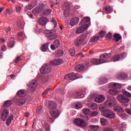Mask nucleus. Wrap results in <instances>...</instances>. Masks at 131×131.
Listing matches in <instances>:
<instances>
[{
  "instance_id": "nucleus-1",
  "label": "nucleus",
  "mask_w": 131,
  "mask_h": 131,
  "mask_svg": "<svg viewBox=\"0 0 131 131\" xmlns=\"http://www.w3.org/2000/svg\"><path fill=\"white\" fill-rule=\"evenodd\" d=\"M111 57V54H103L100 56V59L92 58L91 59L90 62L94 65H100V64H102V63H106L107 60L106 59H109Z\"/></svg>"
},
{
  "instance_id": "nucleus-2",
  "label": "nucleus",
  "mask_w": 131,
  "mask_h": 131,
  "mask_svg": "<svg viewBox=\"0 0 131 131\" xmlns=\"http://www.w3.org/2000/svg\"><path fill=\"white\" fill-rule=\"evenodd\" d=\"M91 21V18L89 17L83 18L80 21V24L81 25L76 30V33L78 34L82 33L83 31H85L89 28V25L85 24L88 22Z\"/></svg>"
},
{
  "instance_id": "nucleus-3",
  "label": "nucleus",
  "mask_w": 131,
  "mask_h": 131,
  "mask_svg": "<svg viewBox=\"0 0 131 131\" xmlns=\"http://www.w3.org/2000/svg\"><path fill=\"white\" fill-rule=\"evenodd\" d=\"M102 116L106 118H109L110 119H113L115 118L116 115L114 112L110 110H107L103 111L102 112Z\"/></svg>"
},
{
  "instance_id": "nucleus-4",
  "label": "nucleus",
  "mask_w": 131,
  "mask_h": 131,
  "mask_svg": "<svg viewBox=\"0 0 131 131\" xmlns=\"http://www.w3.org/2000/svg\"><path fill=\"white\" fill-rule=\"evenodd\" d=\"M52 71V66L50 64H46L42 66L40 70V72L42 73V74H48V73H50Z\"/></svg>"
},
{
  "instance_id": "nucleus-5",
  "label": "nucleus",
  "mask_w": 131,
  "mask_h": 131,
  "mask_svg": "<svg viewBox=\"0 0 131 131\" xmlns=\"http://www.w3.org/2000/svg\"><path fill=\"white\" fill-rule=\"evenodd\" d=\"M117 99L119 102L122 103L124 106H127L128 105V102H129V99L128 98L126 97V96H123L122 94H119L117 96Z\"/></svg>"
},
{
  "instance_id": "nucleus-6",
  "label": "nucleus",
  "mask_w": 131,
  "mask_h": 131,
  "mask_svg": "<svg viewBox=\"0 0 131 131\" xmlns=\"http://www.w3.org/2000/svg\"><path fill=\"white\" fill-rule=\"evenodd\" d=\"M38 83V81H37V80L33 79L28 83L27 86L29 88L31 92H34V91H35V90H36L37 88Z\"/></svg>"
},
{
  "instance_id": "nucleus-7",
  "label": "nucleus",
  "mask_w": 131,
  "mask_h": 131,
  "mask_svg": "<svg viewBox=\"0 0 131 131\" xmlns=\"http://www.w3.org/2000/svg\"><path fill=\"white\" fill-rule=\"evenodd\" d=\"M87 35L86 34L81 35L79 38L76 39L75 42L76 47H79L84 41V40L86 38Z\"/></svg>"
},
{
  "instance_id": "nucleus-8",
  "label": "nucleus",
  "mask_w": 131,
  "mask_h": 131,
  "mask_svg": "<svg viewBox=\"0 0 131 131\" xmlns=\"http://www.w3.org/2000/svg\"><path fill=\"white\" fill-rule=\"evenodd\" d=\"M77 78V74L74 73H71L64 76V79L68 80L69 81H72V80H75Z\"/></svg>"
},
{
  "instance_id": "nucleus-9",
  "label": "nucleus",
  "mask_w": 131,
  "mask_h": 131,
  "mask_svg": "<svg viewBox=\"0 0 131 131\" xmlns=\"http://www.w3.org/2000/svg\"><path fill=\"white\" fill-rule=\"evenodd\" d=\"M74 122L76 125L78 126H86V124L83 120L80 118H76L74 120Z\"/></svg>"
},
{
  "instance_id": "nucleus-10",
  "label": "nucleus",
  "mask_w": 131,
  "mask_h": 131,
  "mask_svg": "<svg viewBox=\"0 0 131 131\" xmlns=\"http://www.w3.org/2000/svg\"><path fill=\"white\" fill-rule=\"evenodd\" d=\"M62 9L65 15H69V12H70V5L68 3L66 2L63 4Z\"/></svg>"
},
{
  "instance_id": "nucleus-11",
  "label": "nucleus",
  "mask_w": 131,
  "mask_h": 131,
  "mask_svg": "<svg viewBox=\"0 0 131 131\" xmlns=\"http://www.w3.org/2000/svg\"><path fill=\"white\" fill-rule=\"evenodd\" d=\"M15 103L18 106H23L26 103V100L24 97H18L15 100Z\"/></svg>"
},
{
  "instance_id": "nucleus-12",
  "label": "nucleus",
  "mask_w": 131,
  "mask_h": 131,
  "mask_svg": "<svg viewBox=\"0 0 131 131\" xmlns=\"http://www.w3.org/2000/svg\"><path fill=\"white\" fill-rule=\"evenodd\" d=\"M46 9H48V4L46 3L40 4L36 8V12L40 13V12H42V11L46 10Z\"/></svg>"
},
{
  "instance_id": "nucleus-13",
  "label": "nucleus",
  "mask_w": 131,
  "mask_h": 131,
  "mask_svg": "<svg viewBox=\"0 0 131 131\" xmlns=\"http://www.w3.org/2000/svg\"><path fill=\"white\" fill-rule=\"evenodd\" d=\"M46 37L49 39V40H53L58 38V36L56 34H54L53 31H51L48 33L46 34Z\"/></svg>"
},
{
  "instance_id": "nucleus-14",
  "label": "nucleus",
  "mask_w": 131,
  "mask_h": 131,
  "mask_svg": "<svg viewBox=\"0 0 131 131\" xmlns=\"http://www.w3.org/2000/svg\"><path fill=\"white\" fill-rule=\"evenodd\" d=\"M63 59L59 58L58 59H54L53 60H51L49 62L50 66H57V65H60V64H63Z\"/></svg>"
},
{
  "instance_id": "nucleus-15",
  "label": "nucleus",
  "mask_w": 131,
  "mask_h": 131,
  "mask_svg": "<svg viewBox=\"0 0 131 131\" xmlns=\"http://www.w3.org/2000/svg\"><path fill=\"white\" fill-rule=\"evenodd\" d=\"M9 110L4 109L2 111V117L1 119L3 121H6V119H7V117L9 116Z\"/></svg>"
},
{
  "instance_id": "nucleus-16",
  "label": "nucleus",
  "mask_w": 131,
  "mask_h": 131,
  "mask_svg": "<svg viewBox=\"0 0 131 131\" xmlns=\"http://www.w3.org/2000/svg\"><path fill=\"white\" fill-rule=\"evenodd\" d=\"M38 23L42 26H46V24L49 22V18L46 17H42L40 18L38 20Z\"/></svg>"
},
{
  "instance_id": "nucleus-17",
  "label": "nucleus",
  "mask_w": 131,
  "mask_h": 131,
  "mask_svg": "<svg viewBox=\"0 0 131 131\" xmlns=\"http://www.w3.org/2000/svg\"><path fill=\"white\" fill-rule=\"evenodd\" d=\"M78 22H79V17H73L70 20V25H71V26H74L75 25H77V24H78Z\"/></svg>"
},
{
  "instance_id": "nucleus-18",
  "label": "nucleus",
  "mask_w": 131,
  "mask_h": 131,
  "mask_svg": "<svg viewBox=\"0 0 131 131\" xmlns=\"http://www.w3.org/2000/svg\"><path fill=\"white\" fill-rule=\"evenodd\" d=\"M50 114L53 118H57V117L60 115L59 110H51L50 111Z\"/></svg>"
},
{
  "instance_id": "nucleus-19",
  "label": "nucleus",
  "mask_w": 131,
  "mask_h": 131,
  "mask_svg": "<svg viewBox=\"0 0 131 131\" xmlns=\"http://www.w3.org/2000/svg\"><path fill=\"white\" fill-rule=\"evenodd\" d=\"M95 101L96 103H103L105 101V97L103 95H98L95 98Z\"/></svg>"
},
{
  "instance_id": "nucleus-20",
  "label": "nucleus",
  "mask_w": 131,
  "mask_h": 131,
  "mask_svg": "<svg viewBox=\"0 0 131 131\" xmlns=\"http://www.w3.org/2000/svg\"><path fill=\"white\" fill-rule=\"evenodd\" d=\"M126 77H127V75L125 73L117 74L116 76V78L118 79H125Z\"/></svg>"
},
{
  "instance_id": "nucleus-21",
  "label": "nucleus",
  "mask_w": 131,
  "mask_h": 131,
  "mask_svg": "<svg viewBox=\"0 0 131 131\" xmlns=\"http://www.w3.org/2000/svg\"><path fill=\"white\" fill-rule=\"evenodd\" d=\"M114 88L111 89L108 91V94H110L111 95H113L114 96H116V95H118L119 93V91L117 90L115 88L113 87Z\"/></svg>"
},
{
  "instance_id": "nucleus-22",
  "label": "nucleus",
  "mask_w": 131,
  "mask_h": 131,
  "mask_svg": "<svg viewBox=\"0 0 131 131\" xmlns=\"http://www.w3.org/2000/svg\"><path fill=\"white\" fill-rule=\"evenodd\" d=\"M57 107V104L54 101H49L47 105V108L49 109H55Z\"/></svg>"
},
{
  "instance_id": "nucleus-23",
  "label": "nucleus",
  "mask_w": 131,
  "mask_h": 131,
  "mask_svg": "<svg viewBox=\"0 0 131 131\" xmlns=\"http://www.w3.org/2000/svg\"><path fill=\"white\" fill-rule=\"evenodd\" d=\"M14 46H15V41H14V37H11L9 39L8 47H9V48H13Z\"/></svg>"
},
{
  "instance_id": "nucleus-24",
  "label": "nucleus",
  "mask_w": 131,
  "mask_h": 131,
  "mask_svg": "<svg viewBox=\"0 0 131 131\" xmlns=\"http://www.w3.org/2000/svg\"><path fill=\"white\" fill-rule=\"evenodd\" d=\"M113 109L116 112H118V113H122L124 111L123 108L119 105H115L114 106Z\"/></svg>"
},
{
  "instance_id": "nucleus-25",
  "label": "nucleus",
  "mask_w": 131,
  "mask_h": 131,
  "mask_svg": "<svg viewBox=\"0 0 131 131\" xmlns=\"http://www.w3.org/2000/svg\"><path fill=\"white\" fill-rule=\"evenodd\" d=\"M49 45H50V42H47L42 45L41 47V50L42 52H47V51H48L49 49Z\"/></svg>"
},
{
  "instance_id": "nucleus-26",
  "label": "nucleus",
  "mask_w": 131,
  "mask_h": 131,
  "mask_svg": "<svg viewBox=\"0 0 131 131\" xmlns=\"http://www.w3.org/2000/svg\"><path fill=\"white\" fill-rule=\"evenodd\" d=\"M13 120H14V116L13 115L9 116L7 118V119L6 121V125L9 126L10 125V124H11V123L12 122V121Z\"/></svg>"
},
{
  "instance_id": "nucleus-27",
  "label": "nucleus",
  "mask_w": 131,
  "mask_h": 131,
  "mask_svg": "<svg viewBox=\"0 0 131 131\" xmlns=\"http://www.w3.org/2000/svg\"><path fill=\"white\" fill-rule=\"evenodd\" d=\"M83 69H84V66L83 64H78L75 67V70L79 72L82 71Z\"/></svg>"
},
{
  "instance_id": "nucleus-28",
  "label": "nucleus",
  "mask_w": 131,
  "mask_h": 131,
  "mask_svg": "<svg viewBox=\"0 0 131 131\" xmlns=\"http://www.w3.org/2000/svg\"><path fill=\"white\" fill-rule=\"evenodd\" d=\"M42 124L46 131H50V125L48 124L47 121H43L42 122Z\"/></svg>"
},
{
  "instance_id": "nucleus-29",
  "label": "nucleus",
  "mask_w": 131,
  "mask_h": 131,
  "mask_svg": "<svg viewBox=\"0 0 131 131\" xmlns=\"http://www.w3.org/2000/svg\"><path fill=\"white\" fill-rule=\"evenodd\" d=\"M108 82V79L105 77H102L100 79L99 84H105Z\"/></svg>"
},
{
  "instance_id": "nucleus-30",
  "label": "nucleus",
  "mask_w": 131,
  "mask_h": 131,
  "mask_svg": "<svg viewBox=\"0 0 131 131\" xmlns=\"http://www.w3.org/2000/svg\"><path fill=\"white\" fill-rule=\"evenodd\" d=\"M52 13V10L50 9H45L43 11L42 13V16H48Z\"/></svg>"
},
{
  "instance_id": "nucleus-31",
  "label": "nucleus",
  "mask_w": 131,
  "mask_h": 131,
  "mask_svg": "<svg viewBox=\"0 0 131 131\" xmlns=\"http://www.w3.org/2000/svg\"><path fill=\"white\" fill-rule=\"evenodd\" d=\"M12 105V101L11 100H7L4 102V108H8V107H11Z\"/></svg>"
},
{
  "instance_id": "nucleus-32",
  "label": "nucleus",
  "mask_w": 131,
  "mask_h": 131,
  "mask_svg": "<svg viewBox=\"0 0 131 131\" xmlns=\"http://www.w3.org/2000/svg\"><path fill=\"white\" fill-rule=\"evenodd\" d=\"M111 86L115 88V89H121L122 85L118 83H112L111 84Z\"/></svg>"
},
{
  "instance_id": "nucleus-33",
  "label": "nucleus",
  "mask_w": 131,
  "mask_h": 131,
  "mask_svg": "<svg viewBox=\"0 0 131 131\" xmlns=\"http://www.w3.org/2000/svg\"><path fill=\"white\" fill-rule=\"evenodd\" d=\"M25 94V91H24V90H19L17 93V95L19 97V98H23V97H24Z\"/></svg>"
},
{
  "instance_id": "nucleus-34",
  "label": "nucleus",
  "mask_w": 131,
  "mask_h": 131,
  "mask_svg": "<svg viewBox=\"0 0 131 131\" xmlns=\"http://www.w3.org/2000/svg\"><path fill=\"white\" fill-rule=\"evenodd\" d=\"M104 12H105V13L106 14H110V13H112V12L113 11V10L112 9V8L109 6L105 7L104 9Z\"/></svg>"
},
{
  "instance_id": "nucleus-35",
  "label": "nucleus",
  "mask_w": 131,
  "mask_h": 131,
  "mask_svg": "<svg viewBox=\"0 0 131 131\" xmlns=\"http://www.w3.org/2000/svg\"><path fill=\"white\" fill-rule=\"evenodd\" d=\"M89 127L92 129V130H98V129L100 128V126L98 125H90L89 126Z\"/></svg>"
},
{
  "instance_id": "nucleus-36",
  "label": "nucleus",
  "mask_w": 131,
  "mask_h": 131,
  "mask_svg": "<svg viewBox=\"0 0 131 131\" xmlns=\"http://www.w3.org/2000/svg\"><path fill=\"white\" fill-rule=\"evenodd\" d=\"M100 123L102 125H107L108 121L104 118H100Z\"/></svg>"
},
{
  "instance_id": "nucleus-37",
  "label": "nucleus",
  "mask_w": 131,
  "mask_h": 131,
  "mask_svg": "<svg viewBox=\"0 0 131 131\" xmlns=\"http://www.w3.org/2000/svg\"><path fill=\"white\" fill-rule=\"evenodd\" d=\"M35 7V3L34 2L29 4V5L27 6V10H32Z\"/></svg>"
},
{
  "instance_id": "nucleus-38",
  "label": "nucleus",
  "mask_w": 131,
  "mask_h": 131,
  "mask_svg": "<svg viewBox=\"0 0 131 131\" xmlns=\"http://www.w3.org/2000/svg\"><path fill=\"white\" fill-rule=\"evenodd\" d=\"M99 38L98 36H94L90 39V42H96V41L99 40Z\"/></svg>"
},
{
  "instance_id": "nucleus-39",
  "label": "nucleus",
  "mask_w": 131,
  "mask_h": 131,
  "mask_svg": "<svg viewBox=\"0 0 131 131\" xmlns=\"http://www.w3.org/2000/svg\"><path fill=\"white\" fill-rule=\"evenodd\" d=\"M112 61L113 62H115L116 61H119L120 60V55L117 54L115 55L112 58Z\"/></svg>"
},
{
  "instance_id": "nucleus-40",
  "label": "nucleus",
  "mask_w": 131,
  "mask_h": 131,
  "mask_svg": "<svg viewBox=\"0 0 131 131\" xmlns=\"http://www.w3.org/2000/svg\"><path fill=\"white\" fill-rule=\"evenodd\" d=\"M104 105L105 106H107V107H113V106H114V104L110 100H106L104 102Z\"/></svg>"
},
{
  "instance_id": "nucleus-41",
  "label": "nucleus",
  "mask_w": 131,
  "mask_h": 131,
  "mask_svg": "<svg viewBox=\"0 0 131 131\" xmlns=\"http://www.w3.org/2000/svg\"><path fill=\"white\" fill-rule=\"evenodd\" d=\"M114 37H115V41H119L120 39H121V36L120 34H115L114 35Z\"/></svg>"
},
{
  "instance_id": "nucleus-42",
  "label": "nucleus",
  "mask_w": 131,
  "mask_h": 131,
  "mask_svg": "<svg viewBox=\"0 0 131 131\" xmlns=\"http://www.w3.org/2000/svg\"><path fill=\"white\" fill-rule=\"evenodd\" d=\"M53 45L55 46V48H57L58 49V48L60 47L61 43L60 42V40L58 39H56L54 41Z\"/></svg>"
},
{
  "instance_id": "nucleus-43",
  "label": "nucleus",
  "mask_w": 131,
  "mask_h": 131,
  "mask_svg": "<svg viewBox=\"0 0 131 131\" xmlns=\"http://www.w3.org/2000/svg\"><path fill=\"white\" fill-rule=\"evenodd\" d=\"M89 107L90 108L92 109V110H95L97 109V104L95 103H91L89 104Z\"/></svg>"
},
{
  "instance_id": "nucleus-44",
  "label": "nucleus",
  "mask_w": 131,
  "mask_h": 131,
  "mask_svg": "<svg viewBox=\"0 0 131 131\" xmlns=\"http://www.w3.org/2000/svg\"><path fill=\"white\" fill-rule=\"evenodd\" d=\"M125 124H119L117 125V128H118V129H122V128H125Z\"/></svg>"
},
{
  "instance_id": "nucleus-45",
  "label": "nucleus",
  "mask_w": 131,
  "mask_h": 131,
  "mask_svg": "<svg viewBox=\"0 0 131 131\" xmlns=\"http://www.w3.org/2000/svg\"><path fill=\"white\" fill-rule=\"evenodd\" d=\"M69 52L72 57L75 56V49H74V48H71Z\"/></svg>"
},
{
  "instance_id": "nucleus-46",
  "label": "nucleus",
  "mask_w": 131,
  "mask_h": 131,
  "mask_svg": "<svg viewBox=\"0 0 131 131\" xmlns=\"http://www.w3.org/2000/svg\"><path fill=\"white\" fill-rule=\"evenodd\" d=\"M122 92H123V94L125 95V96H127V97H131V94L129 92L126 91L125 90H123Z\"/></svg>"
},
{
  "instance_id": "nucleus-47",
  "label": "nucleus",
  "mask_w": 131,
  "mask_h": 131,
  "mask_svg": "<svg viewBox=\"0 0 131 131\" xmlns=\"http://www.w3.org/2000/svg\"><path fill=\"white\" fill-rule=\"evenodd\" d=\"M82 107V104L80 102H78L76 105H75V108L76 109H80V108Z\"/></svg>"
},
{
  "instance_id": "nucleus-48",
  "label": "nucleus",
  "mask_w": 131,
  "mask_h": 131,
  "mask_svg": "<svg viewBox=\"0 0 131 131\" xmlns=\"http://www.w3.org/2000/svg\"><path fill=\"white\" fill-rule=\"evenodd\" d=\"M83 113L84 114H90V113H91V111L90 110V108H84L83 110Z\"/></svg>"
},
{
  "instance_id": "nucleus-49",
  "label": "nucleus",
  "mask_w": 131,
  "mask_h": 131,
  "mask_svg": "<svg viewBox=\"0 0 131 131\" xmlns=\"http://www.w3.org/2000/svg\"><path fill=\"white\" fill-rule=\"evenodd\" d=\"M16 12H18V13H20L21 11L22 10V8L21 7L20 4H18L16 6Z\"/></svg>"
},
{
  "instance_id": "nucleus-50",
  "label": "nucleus",
  "mask_w": 131,
  "mask_h": 131,
  "mask_svg": "<svg viewBox=\"0 0 131 131\" xmlns=\"http://www.w3.org/2000/svg\"><path fill=\"white\" fill-rule=\"evenodd\" d=\"M99 110L100 111H101V114L102 115H103V112H104V111H106V110H108L107 109H105L104 107V106L103 105H100L99 106Z\"/></svg>"
},
{
  "instance_id": "nucleus-51",
  "label": "nucleus",
  "mask_w": 131,
  "mask_h": 131,
  "mask_svg": "<svg viewBox=\"0 0 131 131\" xmlns=\"http://www.w3.org/2000/svg\"><path fill=\"white\" fill-rule=\"evenodd\" d=\"M50 89L48 88L46 89L42 93V96H46V95H48L49 94V92L50 91Z\"/></svg>"
},
{
  "instance_id": "nucleus-52",
  "label": "nucleus",
  "mask_w": 131,
  "mask_h": 131,
  "mask_svg": "<svg viewBox=\"0 0 131 131\" xmlns=\"http://www.w3.org/2000/svg\"><path fill=\"white\" fill-rule=\"evenodd\" d=\"M128 117V116L126 114H122L121 115V118L122 119H126Z\"/></svg>"
},
{
  "instance_id": "nucleus-53",
  "label": "nucleus",
  "mask_w": 131,
  "mask_h": 131,
  "mask_svg": "<svg viewBox=\"0 0 131 131\" xmlns=\"http://www.w3.org/2000/svg\"><path fill=\"white\" fill-rule=\"evenodd\" d=\"M64 54V51L63 50H59L57 52V55L58 57H61Z\"/></svg>"
},
{
  "instance_id": "nucleus-54",
  "label": "nucleus",
  "mask_w": 131,
  "mask_h": 131,
  "mask_svg": "<svg viewBox=\"0 0 131 131\" xmlns=\"http://www.w3.org/2000/svg\"><path fill=\"white\" fill-rule=\"evenodd\" d=\"M105 35L106 32H105V31H102L99 33V36H100V37H104V36H105Z\"/></svg>"
},
{
  "instance_id": "nucleus-55",
  "label": "nucleus",
  "mask_w": 131,
  "mask_h": 131,
  "mask_svg": "<svg viewBox=\"0 0 131 131\" xmlns=\"http://www.w3.org/2000/svg\"><path fill=\"white\" fill-rule=\"evenodd\" d=\"M17 26L19 28L22 27V21H21V20L19 19L17 21Z\"/></svg>"
},
{
  "instance_id": "nucleus-56",
  "label": "nucleus",
  "mask_w": 131,
  "mask_h": 131,
  "mask_svg": "<svg viewBox=\"0 0 131 131\" xmlns=\"http://www.w3.org/2000/svg\"><path fill=\"white\" fill-rule=\"evenodd\" d=\"M120 57L121 59H124V58H125V57H126V53H121Z\"/></svg>"
},
{
  "instance_id": "nucleus-57",
  "label": "nucleus",
  "mask_w": 131,
  "mask_h": 131,
  "mask_svg": "<svg viewBox=\"0 0 131 131\" xmlns=\"http://www.w3.org/2000/svg\"><path fill=\"white\" fill-rule=\"evenodd\" d=\"M51 22L53 23L54 27H57V21H56V19L53 18L51 20Z\"/></svg>"
},
{
  "instance_id": "nucleus-58",
  "label": "nucleus",
  "mask_w": 131,
  "mask_h": 131,
  "mask_svg": "<svg viewBox=\"0 0 131 131\" xmlns=\"http://www.w3.org/2000/svg\"><path fill=\"white\" fill-rule=\"evenodd\" d=\"M99 113L97 111H94L91 114V116H98Z\"/></svg>"
},
{
  "instance_id": "nucleus-59",
  "label": "nucleus",
  "mask_w": 131,
  "mask_h": 131,
  "mask_svg": "<svg viewBox=\"0 0 131 131\" xmlns=\"http://www.w3.org/2000/svg\"><path fill=\"white\" fill-rule=\"evenodd\" d=\"M111 37H112V33H111V32L108 33L106 36V38H107V39H110Z\"/></svg>"
},
{
  "instance_id": "nucleus-60",
  "label": "nucleus",
  "mask_w": 131,
  "mask_h": 131,
  "mask_svg": "<svg viewBox=\"0 0 131 131\" xmlns=\"http://www.w3.org/2000/svg\"><path fill=\"white\" fill-rule=\"evenodd\" d=\"M75 95L76 96L77 99L80 98V93L76 92L75 93Z\"/></svg>"
},
{
  "instance_id": "nucleus-61",
  "label": "nucleus",
  "mask_w": 131,
  "mask_h": 131,
  "mask_svg": "<svg viewBox=\"0 0 131 131\" xmlns=\"http://www.w3.org/2000/svg\"><path fill=\"white\" fill-rule=\"evenodd\" d=\"M11 13H12V12H11V10L7 9L6 10L5 15L6 16H8V15H10V14H11Z\"/></svg>"
},
{
  "instance_id": "nucleus-62",
  "label": "nucleus",
  "mask_w": 131,
  "mask_h": 131,
  "mask_svg": "<svg viewBox=\"0 0 131 131\" xmlns=\"http://www.w3.org/2000/svg\"><path fill=\"white\" fill-rule=\"evenodd\" d=\"M48 121L51 123H53L54 122V119L51 118V117H47Z\"/></svg>"
},
{
  "instance_id": "nucleus-63",
  "label": "nucleus",
  "mask_w": 131,
  "mask_h": 131,
  "mask_svg": "<svg viewBox=\"0 0 131 131\" xmlns=\"http://www.w3.org/2000/svg\"><path fill=\"white\" fill-rule=\"evenodd\" d=\"M125 110L126 113H127L128 114H130V115H131V109L126 108Z\"/></svg>"
},
{
  "instance_id": "nucleus-64",
  "label": "nucleus",
  "mask_w": 131,
  "mask_h": 131,
  "mask_svg": "<svg viewBox=\"0 0 131 131\" xmlns=\"http://www.w3.org/2000/svg\"><path fill=\"white\" fill-rule=\"evenodd\" d=\"M103 131H113V129H111V128H105Z\"/></svg>"
}]
</instances>
